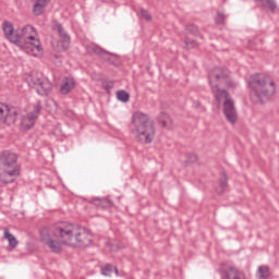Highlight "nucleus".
<instances>
[{"label": "nucleus", "instance_id": "cd10ccee", "mask_svg": "<svg viewBox=\"0 0 279 279\" xmlns=\"http://www.w3.org/2000/svg\"><path fill=\"white\" fill-rule=\"evenodd\" d=\"M113 87H114V83L112 81L102 82V88H105V90H111V88Z\"/></svg>", "mask_w": 279, "mask_h": 279}, {"label": "nucleus", "instance_id": "f3484780", "mask_svg": "<svg viewBox=\"0 0 279 279\" xmlns=\"http://www.w3.org/2000/svg\"><path fill=\"white\" fill-rule=\"evenodd\" d=\"M94 204L98 208H112V201L110 198H94Z\"/></svg>", "mask_w": 279, "mask_h": 279}, {"label": "nucleus", "instance_id": "aec40b11", "mask_svg": "<svg viewBox=\"0 0 279 279\" xmlns=\"http://www.w3.org/2000/svg\"><path fill=\"white\" fill-rule=\"evenodd\" d=\"M118 101H122V104H128L130 101V94L128 92L121 89L117 92Z\"/></svg>", "mask_w": 279, "mask_h": 279}, {"label": "nucleus", "instance_id": "7ed1b4c3", "mask_svg": "<svg viewBox=\"0 0 279 279\" xmlns=\"http://www.w3.org/2000/svg\"><path fill=\"white\" fill-rule=\"evenodd\" d=\"M252 88L251 99L255 104H265L276 95V84L265 74H254L248 78Z\"/></svg>", "mask_w": 279, "mask_h": 279}, {"label": "nucleus", "instance_id": "0eeeda50", "mask_svg": "<svg viewBox=\"0 0 279 279\" xmlns=\"http://www.w3.org/2000/svg\"><path fill=\"white\" fill-rule=\"evenodd\" d=\"M40 110H43V105L37 102L33 106V110L22 118L21 125L24 130H32V128H34L36 120L40 114Z\"/></svg>", "mask_w": 279, "mask_h": 279}, {"label": "nucleus", "instance_id": "4468645a", "mask_svg": "<svg viewBox=\"0 0 279 279\" xmlns=\"http://www.w3.org/2000/svg\"><path fill=\"white\" fill-rule=\"evenodd\" d=\"M73 88H75V80H73L72 77L63 78L60 86L61 95H69V93L72 92Z\"/></svg>", "mask_w": 279, "mask_h": 279}, {"label": "nucleus", "instance_id": "6e6552de", "mask_svg": "<svg viewBox=\"0 0 279 279\" xmlns=\"http://www.w3.org/2000/svg\"><path fill=\"white\" fill-rule=\"evenodd\" d=\"M220 279H245V272L236 266L225 264L220 267Z\"/></svg>", "mask_w": 279, "mask_h": 279}, {"label": "nucleus", "instance_id": "9d476101", "mask_svg": "<svg viewBox=\"0 0 279 279\" xmlns=\"http://www.w3.org/2000/svg\"><path fill=\"white\" fill-rule=\"evenodd\" d=\"M16 117H19V111L15 108H10L5 104H0V123H16Z\"/></svg>", "mask_w": 279, "mask_h": 279}, {"label": "nucleus", "instance_id": "b1692460", "mask_svg": "<svg viewBox=\"0 0 279 279\" xmlns=\"http://www.w3.org/2000/svg\"><path fill=\"white\" fill-rule=\"evenodd\" d=\"M140 14L142 19H144V21H151V14L149 13V11L142 8L140 9Z\"/></svg>", "mask_w": 279, "mask_h": 279}, {"label": "nucleus", "instance_id": "bb28decb", "mask_svg": "<svg viewBox=\"0 0 279 279\" xmlns=\"http://www.w3.org/2000/svg\"><path fill=\"white\" fill-rule=\"evenodd\" d=\"M92 51H94L97 56H101V53L110 54V52L102 50L99 46H93Z\"/></svg>", "mask_w": 279, "mask_h": 279}, {"label": "nucleus", "instance_id": "7c9ffc66", "mask_svg": "<svg viewBox=\"0 0 279 279\" xmlns=\"http://www.w3.org/2000/svg\"><path fill=\"white\" fill-rule=\"evenodd\" d=\"M33 1H35L37 3H41L44 5H48L49 1H51V0H33Z\"/></svg>", "mask_w": 279, "mask_h": 279}, {"label": "nucleus", "instance_id": "c756f323", "mask_svg": "<svg viewBox=\"0 0 279 279\" xmlns=\"http://www.w3.org/2000/svg\"><path fill=\"white\" fill-rule=\"evenodd\" d=\"M187 162H197V155L195 154H190L187 156Z\"/></svg>", "mask_w": 279, "mask_h": 279}, {"label": "nucleus", "instance_id": "20e7f679", "mask_svg": "<svg viewBox=\"0 0 279 279\" xmlns=\"http://www.w3.org/2000/svg\"><path fill=\"white\" fill-rule=\"evenodd\" d=\"M133 134L141 145H150L156 137V126L147 113L137 111L132 116Z\"/></svg>", "mask_w": 279, "mask_h": 279}, {"label": "nucleus", "instance_id": "393cba45", "mask_svg": "<svg viewBox=\"0 0 279 279\" xmlns=\"http://www.w3.org/2000/svg\"><path fill=\"white\" fill-rule=\"evenodd\" d=\"M215 21H216L217 25H223V23L226 21V14L218 12Z\"/></svg>", "mask_w": 279, "mask_h": 279}, {"label": "nucleus", "instance_id": "6ab92c4d", "mask_svg": "<svg viewBox=\"0 0 279 279\" xmlns=\"http://www.w3.org/2000/svg\"><path fill=\"white\" fill-rule=\"evenodd\" d=\"M114 271L116 276H119V269L117 267L112 266L111 264H107L102 269L101 274L102 276H112V272Z\"/></svg>", "mask_w": 279, "mask_h": 279}, {"label": "nucleus", "instance_id": "dca6fc26", "mask_svg": "<svg viewBox=\"0 0 279 279\" xmlns=\"http://www.w3.org/2000/svg\"><path fill=\"white\" fill-rule=\"evenodd\" d=\"M157 121L160 123V125H162V128H167V130H171L172 128L171 118L167 113L161 112L157 117Z\"/></svg>", "mask_w": 279, "mask_h": 279}, {"label": "nucleus", "instance_id": "f03ea898", "mask_svg": "<svg viewBox=\"0 0 279 279\" xmlns=\"http://www.w3.org/2000/svg\"><path fill=\"white\" fill-rule=\"evenodd\" d=\"M208 82L218 106H221V101H223L222 112L227 121L234 125L239 119L234 101L230 98L228 90L219 88L220 86H227L228 88L236 86V83L230 77V71L223 68H215L208 74Z\"/></svg>", "mask_w": 279, "mask_h": 279}, {"label": "nucleus", "instance_id": "9b49d317", "mask_svg": "<svg viewBox=\"0 0 279 279\" xmlns=\"http://www.w3.org/2000/svg\"><path fill=\"white\" fill-rule=\"evenodd\" d=\"M52 29H54V32H58L61 38V43L63 45V50L66 51V49H69V46L71 45V37L69 36V33H66V31H64V27H62V24L58 22H53Z\"/></svg>", "mask_w": 279, "mask_h": 279}, {"label": "nucleus", "instance_id": "a878e982", "mask_svg": "<svg viewBox=\"0 0 279 279\" xmlns=\"http://www.w3.org/2000/svg\"><path fill=\"white\" fill-rule=\"evenodd\" d=\"M185 29L189 32V34H197V32H199V28H197L195 24L187 25Z\"/></svg>", "mask_w": 279, "mask_h": 279}, {"label": "nucleus", "instance_id": "39448f33", "mask_svg": "<svg viewBox=\"0 0 279 279\" xmlns=\"http://www.w3.org/2000/svg\"><path fill=\"white\" fill-rule=\"evenodd\" d=\"M16 38L15 45L17 47H33L32 50L38 51V53L43 52V46L40 45V39L36 38V28L34 26L27 24L21 28L16 29Z\"/></svg>", "mask_w": 279, "mask_h": 279}, {"label": "nucleus", "instance_id": "ddd939ff", "mask_svg": "<svg viewBox=\"0 0 279 279\" xmlns=\"http://www.w3.org/2000/svg\"><path fill=\"white\" fill-rule=\"evenodd\" d=\"M2 29L4 32L5 38H8L10 43H13L14 45H16V43L19 41V38H16V29L14 31V25H12L11 22H3Z\"/></svg>", "mask_w": 279, "mask_h": 279}, {"label": "nucleus", "instance_id": "a211bd4d", "mask_svg": "<svg viewBox=\"0 0 279 279\" xmlns=\"http://www.w3.org/2000/svg\"><path fill=\"white\" fill-rule=\"evenodd\" d=\"M4 239L9 242V247H12V250L19 245V241L12 233H10L9 229H4Z\"/></svg>", "mask_w": 279, "mask_h": 279}, {"label": "nucleus", "instance_id": "412c9836", "mask_svg": "<svg viewBox=\"0 0 279 279\" xmlns=\"http://www.w3.org/2000/svg\"><path fill=\"white\" fill-rule=\"evenodd\" d=\"M47 4H43L40 2H35L34 7H33V14H35V16H40V14H43V12H45V8Z\"/></svg>", "mask_w": 279, "mask_h": 279}, {"label": "nucleus", "instance_id": "2eb2a0df", "mask_svg": "<svg viewBox=\"0 0 279 279\" xmlns=\"http://www.w3.org/2000/svg\"><path fill=\"white\" fill-rule=\"evenodd\" d=\"M255 1L260 3L264 10H269L270 12H276V10H278V3H276V0H255Z\"/></svg>", "mask_w": 279, "mask_h": 279}, {"label": "nucleus", "instance_id": "423d86ee", "mask_svg": "<svg viewBox=\"0 0 279 279\" xmlns=\"http://www.w3.org/2000/svg\"><path fill=\"white\" fill-rule=\"evenodd\" d=\"M26 82L29 88H35L36 93L43 97H47V95L51 93V82H49L48 78H45L43 74L33 72L27 76Z\"/></svg>", "mask_w": 279, "mask_h": 279}, {"label": "nucleus", "instance_id": "f8f14e48", "mask_svg": "<svg viewBox=\"0 0 279 279\" xmlns=\"http://www.w3.org/2000/svg\"><path fill=\"white\" fill-rule=\"evenodd\" d=\"M19 175V168H13L12 170L3 169V172L0 173V181L3 182V184H12Z\"/></svg>", "mask_w": 279, "mask_h": 279}, {"label": "nucleus", "instance_id": "1a4fd4ad", "mask_svg": "<svg viewBox=\"0 0 279 279\" xmlns=\"http://www.w3.org/2000/svg\"><path fill=\"white\" fill-rule=\"evenodd\" d=\"M17 160L19 157L16 156V154L10 150H4L0 154V169H19V166L16 165Z\"/></svg>", "mask_w": 279, "mask_h": 279}, {"label": "nucleus", "instance_id": "f257e3e1", "mask_svg": "<svg viewBox=\"0 0 279 279\" xmlns=\"http://www.w3.org/2000/svg\"><path fill=\"white\" fill-rule=\"evenodd\" d=\"M51 234L54 239L51 238ZM41 243L49 247L53 254L62 252V245L69 247H88L93 243V233L84 227L69 222H56L51 230L49 227H44L39 231Z\"/></svg>", "mask_w": 279, "mask_h": 279}, {"label": "nucleus", "instance_id": "5701e85b", "mask_svg": "<svg viewBox=\"0 0 279 279\" xmlns=\"http://www.w3.org/2000/svg\"><path fill=\"white\" fill-rule=\"evenodd\" d=\"M220 191H218V193H223V191H226V186H228V175H226L225 173L221 174L220 177Z\"/></svg>", "mask_w": 279, "mask_h": 279}, {"label": "nucleus", "instance_id": "c85d7f7f", "mask_svg": "<svg viewBox=\"0 0 279 279\" xmlns=\"http://www.w3.org/2000/svg\"><path fill=\"white\" fill-rule=\"evenodd\" d=\"M185 47L186 49H193V47H197V43L195 40H189V39H185Z\"/></svg>", "mask_w": 279, "mask_h": 279}, {"label": "nucleus", "instance_id": "4be33fe9", "mask_svg": "<svg viewBox=\"0 0 279 279\" xmlns=\"http://www.w3.org/2000/svg\"><path fill=\"white\" fill-rule=\"evenodd\" d=\"M269 276H271V272L269 271L268 266H259L258 267V277L260 279H267Z\"/></svg>", "mask_w": 279, "mask_h": 279}]
</instances>
